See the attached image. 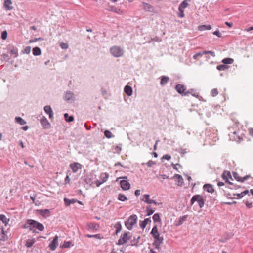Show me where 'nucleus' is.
I'll list each match as a JSON object with an SVG mask.
<instances>
[{"label": "nucleus", "instance_id": "nucleus-13", "mask_svg": "<svg viewBox=\"0 0 253 253\" xmlns=\"http://www.w3.org/2000/svg\"><path fill=\"white\" fill-rule=\"evenodd\" d=\"M74 95L70 91H67L66 92L65 96V100L67 101H73L74 100Z\"/></svg>", "mask_w": 253, "mask_h": 253}, {"label": "nucleus", "instance_id": "nucleus-58", "mask_svg": "<svg viewBox=\"0 0 253 253\" xmlns=\"http://www.w3.org/2000/svg\"><path fill=\"white\" fill-rule=\"evenodd\" d=\"M146 203H148V204H152V203H153L155 205H158L159 204V203H158V202H157L155 200H152V199H150V200L149 201H146Z\"/></svg>", "mask_w": 253, "mask_h": 253}, {"label": "nucleus", "instance_id": "nucleus-11", "mask_svg": "<svg viewBox=\"0 0 253 253\" xmlns=\"http://www.w3.org/2000/svg\"><path fill=\"white\" fill-rule=\"evenodd\" d=\"M175 88L178 93H179L180 94H182V95L185 93V91L186 90L185 86L184 85H182L181 84H177L175 86Z\"/></svg>", "mask_w": 253, "mask_h": 253}, {"label": "nucleus", "instance_id": "nucleus-23", "mask_svg": "<svg viewBox=\"0 0 253 253\" xmlns=\"http://www.w3.org/2000/svg\"><path fill=\"white\" fill-rule=\"evenodd\" d=\"M169 81V78L168 77L162 76L161 82H160V84L162 86H164L168 83Z\"/></svg>", "mask_w": 253, "mask_h": 253}, {"label": "nucleus", "instance_id": "nucleus-33", "mask_svg": "<svg viewBox=\"0 0 253 253\" xmlns=\"http://www.w3.org/2000/svg\"><path fill=\"white\" fill-rule=\"evenodd\" d=\"M104 135L107 138H111L114 137L113 134L108 130H106L104 132Z\"/></svg>", "mask_w": 253, "mask_h": 253}, {"label": "nucleus", "instance_id": "nucleus-5", "mask_svg": "<svg viewBox=\"0 0 253 253\" xmlns=\"http://www.w3.org/2000/svg\"><path fill=\"white\" fill-rule=\"evenodd\" d=\"M205 199L200 195H194L190 200V205H192L195 201H197L200 208H202L205 204Z\"/></svg>", "mask_w": 253, "mask_h": 253}, {"label": "nucleus", "instance_id": "nucleus-2", "mask_svg": "<svg viewBox=\"0 0 253 253\" xmlns=\"http://www.w3.org/2000/svg\"><path fill=\"white\" fill-rule=\"evenodd\" d=\"M24 227V228H29L30 230L34 232L35 229H37L40 231H42L44 229V226L42 224L32 219L28 220Z\"/></svg>", "mask_w": 253, "mask_h": 253}, {"label": "nucleus", "instance_id": "nucleus-32", "mask_svg": "<svg viewBox=\"0 0 253 253\" xmlns=\"http://www.w3.org/2000/svg\"><path fill=\"white\" fill-rule=\"evenodd\" d=\"M85 237L88 238H95L98 239H101L103 238V237H102L100 234L95 235L87 234L85 235Z\"/></svg>", "mask_w": 253, "mask_h": 253}, {"label": "nucleus", "instance_id": "nucleus-4", "mask_svg": "<svg viewBox=\"0 0 253 253\" xmlns=\"http://www.w3.org/2000/svg\"><path fill=\"white\" fill-rule=\"evenodd\" d=\"M110 52L112 56L115 57H120L123 55L124 51L121 47L114 46L110 48Z\"/></svg>", "mask_w": 253, "mask_h": 253}, {"label": "nucleus", "instance_id": "nucleus-63", "mask_svg": "<svg viewBox=\"0 0 253 253\" xmlns=\"http://www.w3.org/2000/svg\"><path fill=\"white\" fill-rule=\"evenodd\" d=\"M250 177V175H246L244 177L242 178L241 182H244L245 180L248 179V178Z\"/></svg>", "mask_w": 253, "mask_h": 253}, {"label": "nucleus", "instance_id": "nucleus-46", "mask_svg": "<svg viewBox=\"0 0 253 253\" xmlns=\"http://www.w3.org/2000/svg\"><path fill=\"white\" fill-rule=\"evenodd\" d=\"M10 53L12 55H14V57L18 56V49L17 48H13L10 50Z\"/></svg>", "mask_w": 253, "mask_h": 253}, {"label": "nucleus", "instance_id": "nucleus-21", "mask_svg": "<svg viewBox=\"0 0 253 253\" xmlns=\"http://www.w3.org/2000/svg\"><path fill=\"white\" fill-rule=\"evenodd\" d=\"M88 229L97 230L99 228V225L97 223H90L87 225Z\"/></svg>", "mask_w": 253, "mask_h": 253}, {"label": "nucleus", "instance_id": "nucleus-22", "mask_svg": "<svg viewBox=\"0 0 253 253\" xmlns=\"http://www.w3.org/2000/svg\"><path fill=\"white\" fill-rule=\"evenodd\" d=\"M148 222H151L150 218L145 219L144 221L140 223V227L141 228L144 229L146 227Z\"/></svg>", "mask_w": 253, "mask_h": 253}, {"label": "nucleus", "instance_id": "nucleus-52", "mask_svg": "<svg viewBox=\"0 0 253 253\" xmlns=\"http://www.w3.org/2000/svg\"><path fill=\"white\" fill-rule=\"evenodd\" d=\"M233 175H234V177L235 178V179L236 180H237L238 181H240V182H241V180H242V177H240L239 176V175L238 174V173H235V172H234L233 173Z\"/></svg>", "mask_w": 253, "mask_h": 253}, {"label": "nucleus", "instance_id": "nucleus-37", "mask_svg": "<svg viewBox=\"0 0 253 253\" xmlns=\"http://www.w3.org/2000/svg\"><path fill=\"white\" fill-rule=\"evenodd\" d=\"M110 10L120 14H121L123 12L120 9L117 8L115 7H111Z\"/></svg>", "mask_w": 253, "mask_h": 253}, {"label": "nucleus", "instance_id": "nucleus-10", "mask_svg": "<svg viewBox=\"0 0 253 253\" xmlns=\"http://www.w3.org/2000/svg\"><path fill=\"white\" fill-rule=\"evenodd\" d=\"M41 125L45 129L49 128L50 126V124L47 118L43 117L40 120Z\"/></svg>", "mask_w": 253, "mask_h": 253}, {"label": "nucleus", "instance_id": "nucleus-43", "mask_svg": "<svg viewBox=\"0 0 253 253\" xmlns=\"http://www.w3.org/2000/svg\"><path fill=\"white\" fill-rule=\"evenodd\" d=\"M71 246H73L72 241H67L64 242L63 245H62V247L63 248H69Z\"/></svg>", "mask_w": 253, "mask_h": 253}, {"label": "nucleus", "instance_id": "nucleus-50", "mask_svg": "<svg viewBox=\"0 0 253 253\" xmlns=\"http://www.w3.org/2000/svg\"><path fill=\"white\" fill-rule=\"evenodd\" d=\"M7 37V32L6 30L2 32L1 38L3 40H5Z\"/></svg>", "mask_w": 253, "mask_h": 253}, {"label": "nucleus", "instance_id": "nucleus-55", "mask_svg": "<svg viewBox=\"0 0 253 253\" xmlns=\"http://www.w3.org/2000/svg\"><path fill=\"white\" fill-rule=\"evenodd\" d=\"M203 55H204V53H203V52H200L197 53L195 54H194L193 56V58L194 59H196L198 57L202 56Z\"/></svg>", "mask_w": 253, "mask_h": 253}, {"label": "nucleus", "instance_id": "nucleus-25", "mask_svg": "<svg viewBox=\"0 0 253 253\" xmlns=\"http://www.w3.org/2000/svg\"><path fill=\"white\" fill-rule=\"evenodd\" d=\"M32 52L34 56H39L41 54V50L39 47H35L33 48Z\"/></svg>", "mask_w": 253, "mask_h": 253}, {"label": "nucleus", "instance_id": "nucleus-8", "mask_svg": "<svg viewBox=\"0 0 253 253\" xmlns=\"http://www.w3.org/2000/svg\"><path fill=\"white\" fill-rule=\"evenodd\" d=\"M58 236L57 235H56L54 238L53 240L49 245V247L51 250L54 251L56 249L58 244Z\"/></svg>", "mask_w": 253, "mask_h": 253}, {"label": "nucleus", "instance_id": "nucleus-51", "mask_svg": "<svg viewBox=\"0 0 253 253\" xmlns=\"http://www.w3.org/2000/svg\"><path fill=\"white\" fill-rule=\"evenodd\" d=\"M218 93L217 89L216 88L213 89L211 91V95L213 97L216 96Z\"/></svg>", "mask_w": 253, "mask_h": 253}, {"label": "nucleus", "instance_id": "nucleus-54", "mask_svg": "<svg viewBox=\"0 0 253 253\" xmlns=\"http://www.w3.org/2000/svg\"><path fill=\"white\" fill-rule=\"evenodd\" d=\"M179 152L180 153V154H181L182 157H183L185 155V154H186L187 153V151H186V149H182V148H180L179 149Z\"/></svg>", "mask_w": 253, "mask_h": 253}, {"label": "nucleus", "instance_id": "nucleus-31", "mask_svg": "<svg viewBox=\"0 0 253 253\" xmlns=\"http://www.w3.org/2000/svg\"><path fill=\"white\" fill-rule=\"evenodd\" d=\"M64 116L65 120L68 122H71L74 120V117L73 116H69L67 113L64 114Z\"/></svg>", "mask_w": 253, "mask_h": 253}, {"label": "nucleus", "instance_id": "nucleus-17", "mask_svg": "<svg viewBox=\"0 0 253 253\" xmlns=\"http://www.w3.org/2000/svg\"><path fill=\"white\" fill-rule=\"evenodd\" d=\"M38 211L44 217L49 216L50 211L48 209H40L38 210Z\"/></svg>", "mask_w": 253, "mask_h": 253}, {"label": "nucleus", "instance_id": "nucleus-12", "mask_svg": "<svg viewBox=\"0 0 253 253\" xmlns=\"http://www.w3.org/2000/svg\"><path fill=\"white\" fill-rule=\"evenodd\" d=\"M121 187L123 190H127L130 189V185L126 180H123L120 182Z\"/></svg>", "mask_w": 253, "mask_h": 253}, {"label": "nucleus", "instance_id": "nucleus-15", "mask_svg": "<svg viewBox=\"0 0 253 253\" xmlns=\"http://www.w3.org/2000/svg\"><path fill=\"white\" fill-rule=\"evenodd\" d=\"M44 111L49 115V117L51 119L53 117V112L51 107L50 106L46 105L44 107Z\"/></svg>", "mask_w": 253, "mask_h": 253}, {"label": "nucleus", "instance_id": "nucleus-49", "mask_svg": "<svg viewBox=\"0 0 253 253\" xmlns=\"http://www.w3.org/2000/svg\"><path fill=\"white\" fill-rule=\"evenodd\" d=\"M203 53H204V54H209L211 55V56H212L213 57H214L215 56V54L214 52L212 51H203Z\"/></svg>", "mask_w": 253, "mask_h": 253}, {"label": "nucleus", "instance_id": "nucleus-41", "mask_svg": "<svg viewBox=\"0 0 253 253\" xmlns=\"http://www.w3.org/2000/svg\"><path fill=\"white\" fill-rule=\"evenodd\" d=\"M0 220L5 224H7L8 221H9V219L7 220L6 216L3 214L0 215Z\"/></svg>", "mask_w": 253, "mask_h": 253}, {"label": "nucleus", "instance_id": "nucleus-30", "mask_svg": "<svg viewBox=\"0 0 253 253\" xmlns=\"http://www.w3.org/2000/svg\"><path fill=\"white\" fill-rule=\"evenodd\" d=\"M142 5H143V8L148 11H151L152 10H153V7L152 6L148 4V3H142Z\"/></svg>", "mask_w": 253, "mask_h": 253}, {"label": "nucleus", "instance_id": "nucleus-36", "mask_svg": "<svg viewBox=\"0 0 253 253\" xmlns=\"http://www.w3.org/2000/svg\"><path fill=\"white\" fill-rule=\"evenodd\" d=\"M109 175L107 173H103L101 175V178L103 183L105 182L108 178Z\"/></svg>", "mask_w": 253, "mask_h": 253}, {"label": "nucleus", "instance_id": "nucleus-28", "mask_svg": "<svg viewBox=\"0 0 253 253\" xmlns=\"http://www.w3.org/2000/svg\"><path fill=\"white\" fill-rule=\"evenodd\" d=\"M8 237L4 233L3 229L2 228L1 230V233L0 234V240L5 241L7 240Z\"/></svg>", "mask_w": 253, "mask_h": 253}, {"label": "nucleus", "instance_id": "nucleus-19", "mask_svg": "<svg viewBox=\"0 0 253 253\" xmlns=\"http://www.w3.org/2000/svg\"><path fill=\"white\" fill-rule=\"evenodd\" d=\"M124 92L128 96H130L132 94V88L131 86L126 85L124 88Z\"/></svg>", "mask_w": 253, "mask_h": 253}, {"label": "nucleus", "instance_id": "nucleus-45", "mask_svg": "<svg viewBox=\"0 0 253 253\" xmlns=\"http://www.w3.org/2000/svg\"><path fill=\"white\" fill-rule=\"evenodd\" d=\"M121 146H122V144H119V145H117L115 147L114 149H115L116 153H117L118 154L120 153V152L122 150Z\"/></svg>", "mask_w": 253, "mask_h": 253}, {"label": "nucleus", "instance_id": "nucleus-18", "mask_svg": "<svg viewBox=\"0 0 253 253\" xmlns=\"http://www.w3.org/2000/svg\"><path fill=\"white\" fill-rule=\"evenodd\" d=\"M4 6L7 10H11L13 9V7L11 5L12 4L11 0H4Z\"/></svg>", "mask_w": 253, "mask_h": 253}, {"label": "nucleus", "instance_id": "nucleus-60", "mask_svg": "<svg viewBox=\"0 0 253 253\" xmlns=\"http://www.w3.org/2000/svg\"><path fill=\"white\" fill-rule=\"evenodd\" d=\"M213 34L217 36L218 37H222L221 34L220 33V32L218 30H216L215 32H214Z\"/></svg>", "mask_w": 253, "mask_h": 253}, {"label": "nucleus", "instance_id": "nucleus-9", "mask_svg": "<svg viewBox=\"0 0 253 253\" xmlns=\"http://www.w3.org/2000/svg\"><path fill=\"white\" fill-rule=\"evenodd\" d=\"M70 167L72 169L73 172L76 173L79 169H81L82 165L79 163L76 162L71 164Z\"/></svg>", "mask_w": 253, "mask_h": 253}, {"label": "nucleus", "instance_id": "nucleus-39", "mask_svg": "<svg viewBox=\"0 0 253 253\" xmlns=\"http://www.w3.org/2000/svg\"><path fill=\"white\" fill-rule=\"evenodd\" d=\"M118 199L122 201H125L127 200V198L124 194L120 193L118 195Z\"/></svg>", "mask_w": 253, "mask_h": 253}, {"label": "nucleus", "instance_id": "nucleus-59", "mask_svg": "<svg viewBox=\"0 0 253 253\" xmlns=\"http://www.w3.org/2000/svg\"><path fill=\"white\" fill-rule=\"evenodd\" d=\"M155 164V162L152 161V160H150L147 163H146V165H147L148 167H152L153 165Z\"/></svg>", "mask_w": 253, "mask_h": 253}, {"label": "nucleus", "instance_id": "nucleus-35", "mask_svg": "<svg viewBox=\"0 0 253 253\" xmlns=\"http://www.w3.org/2000/svg\"><path fill=\"white\" fill-rule=\"evenodd\" d=\"M153 220L154 222H161L160 215L158 213H155L152 217Z\"/></svg>", "mask_w": 253, "mask_h": 253}, {"label": "nucleus", "instance_id": "nucleus-14", "mask_svg": "<svg viewBox=\"0 0 253 253\" xmlns=\"http://www.w3.org/2000/svg\"><path fill=\"white\" fill-rule=\"evenodd\" d=\"M203 189L204 191L208 193H213L214 192V189L212 185L210 184H206L203 186Z\"/></svg>", "mask_w": 253, "mask_h": 253}, {"label": "nucleus", "instance_id": "nucleus-6", "mask_svg": "<svg viewBox=\"0 0 253 253\" xmlns=\"http://www.w3.org/2000/svg\"><path fill=\"white\" fill-rule=\"evenodd\" d=\"M131 237V233L129 232H126L122 235L118 240L117 244L121 245L127 242Z\"/></svg>", "mask_w": 253, "mask_h": 253}, {"label": "nucleus", "instance_id": "nucleus-1", "mask_svg": "<svg viewBox=\"0 0 253 253\" xmlns=\"http://www.w3.org/2000/svg\"><path fill=\"white\" fill-rule=\"evenodd\" d=\"M151 234L155 239L154 242L153 243V246L156 249H159L160 245L163 242L164 239L163 237L160 236L156 225H155L153 227Z\"/></svg>", "mask_w": 253, "mask_h": 253}, {"label": "nucleus", "instance_id": "nucleus-38", "mask_svg": "<svg viewBox=\"0 0 253 253\" xmlns=\"http://www.w3.org/2000/svg\"><path fill=\"white\" fill-rule=\"evenodd\" d=\"M154 212H155L154 210H153L152 208H150L149 207H147L146 212H147V216L151 215L152 214H153L154 213Z\"/></svg>", "mask_w": 253, "mask_h": 253}, {"label": "nucleus", "instance_id": "nucleus-16", "mask_svg": "<svg viewBox=\"0 0 253 253\" xmlns=\"http://www.w3.org/2000/svg\"><path fill=\"white\" fill-rule=\"evenodd\" d=\"M64 201L65 202V205L66 207L69 206L71 204L75 203L76 202H78L80 204L81 203V202L78 201L77 199H69L67 198H64Z\"/></svg>", "mask_w": 253, "mask_h": 253}, {"label": "nucleus", "instance_id": "nucleus-24", "mask_svg": "<svg viewBox=\"0 0 253 253\" xmlns=\"http://www.w3.org/2000/svg\"><path fill=\"white\" fill-rule=\"evenodd\" d=\"M114 228L116 229L115 234L116 235H117L122 230V225L120 222H117L114 225Z\"/></svg>", "mask_w": 253, "mask_h": 253}, {"label": "nucleus", "instance_id": "nucleus-56", "mask_svg": "<svg viewBox=\"0 0 253 253\" xmlns=\"http://www.w3.org/2000/svg\"><path fill=\"white\" fill-rule=\"evenodd\" d=\"M31 51V47L27 46L23 51V53L29 54Z\"/></svg>", "mask_w": 253, "mask_h": 253}, {"label": "nucleus", "instance_id": "nucleus-48", "mask_svg": "<svg viewBox=\"0 0 253 253\" xmlns=\"http://www.w3.org/2000/svg\"><path fill=\"white\" fill-rule=\"evenodd\" d=\"M188 215H184L180 217L179 220V225L182 224L187 219Z\"/></svg>", "mask_w": 253, "mask_h": 253}, {"label": "nucleus", "instance_id": "nucleus-27", "mask_svg": "<svg viewBox=\"0 0 253 253\" xmlns=\"http://www.w3.org/2000/svg\"><path fill=\"white\" fill-rule=\"evenodd\" d=\"M211 26L210 25H199L198 26V30L200 31L210 30V29H211Z\"/></svg>", "mask_w": 253, "mask_h": 253}, {"label": "nucleus", "instance_id": "nucleus-47", "mask_svg": "<svg viewBox=\"0 0 253 253\" xmlns=\"http://www.w3.org/2000/svg\"><path fill=\"white\" fill-rule=\"evenodd\" d=\"M150 195L148 194H145L143 196V197L141 198L142 201H143L144 202L146 203V201H149L150 199H149Z\"/></svg>", "mask_w": 253, "mask_h": 253}, {"label": "nucleus", "instance_id": "nucleus-42", "mask_svg": "<svg viewBox=\"0 0 253 253\" xmlns=\"http://www.w3.org/2000/svg\"><path fill=\"white\" fill-rule=\"evenodd\" d=\"M187 6L188 3L186 0H184L180 3V5L179 6V8H180L181 9H184Z\"/></svg>", "mask_w": 253, "mask_h": 253}, {"label": "nucleus", "instance_id": "nucleus-62", "mask_svg": "<svg viewBox=\"0 0 253 253\" xmlns=\"http://www.w3.org/2000/svg\"><path fill=\"white\" fill-rule=\"evenodd\" d=\"M245 204H246V206L249 208H250L252 207V203H251V202H250L247 201L246 202Z\"/></svg>", "mask_w": 253, "mask_h": 253}, {"label": "nucleus", "instance_id": "nucleus-26", "mask_svg": "<svg viewBox=\"0 0 253 253\" xmlns=\"http://www.w3.org/2000/svg\"><path fill=\"white\" fill-rule=\"evenodd\" d=\"M15 121L21 125H24L26 124V122L20 117H15Z\"/></svg>", "mask_w": 253, "mask_h": 253}, {"label": "nucleus", "instance_id": "nucleus-40", "mask_svg": "<svg viewBox=\"0 0 253 253\" xmlns=\"http://www.w3.org/2000/svg\"><path fill=\"white\" fill-rule=\"evenodd\" d=\"M34 243H35V241L33 240H28L26 241L25 246L28 248H30L33 245Z\"/></svg>", "mask_w": 253, "mask_h": 253}, {"label": "nucleus", "instance_id": "nucleus-53", "mask_svg": "<svg viewBox=\"0 0 253 253\" xmlns=\"http://www.w3.org/2000/svg\"><path fill=\"white\" fill-rule=\"evenodd\" d=\"M42 40H43V39L42 38H41V37L36 38H34V39H31L29 41V42L30 43H33V42H37L38 41H42Z\"/></svg>", "mask_w": 253, "mask_h": 253}, {"label": "nucleus", "instance_id": "nucleus-20", "mask_svg": "<svg viewBox=\"0 0 253 253\" xmlns=\"http://www.w3.org/2000/svg\"><path fill=\"white\" fill-rule=\"evenodd\" d=\"M174 177L178 179V184L177 185L180 186H182L184 184V180L182 177L178 174H175L174 175Z\"/></svg>", "mask_w": 253, "mask_h": 253}, {"label": "nucleus", "instance_id": "nucleus-61", "mask_svg": "<svg viewBox=\"0 0 253 253\" xmlns=\"http://www.w3.org/2000/svg\"><path fill=\"white\" fill-rule=\"evenodd\" d=\"M163 159H166L167 160H169L171 159V156L168 154L165 155L162 157Z\"/></svg>", "mask_w": 253, "mask_h": 253}, {"label": "nucleus", "instance_id": "nucleus-44", "mask_svg": "<svg viewBox=\"0 0 253 253\" xmlns=\"http://www.w3.org/2000/svg\"><path fill=\"white\" fill-rule=\"evenodd\" d=\"M178 16L180 18H183L184 16V9H180L178 7Z\"/></svg>", "mask_w": 253, "mask_h": 253}, {"label": "nucleus", "instance_id": "nucleus-34", "mask_svg": "<svg viewBox=\"0 0 253 253\" xmlns=\"http://www.w3.org/2000/svg\"><path fill=\"white\" fill-rule=\"evenodd\" d=\"M228 68V66L224 64L217 66L216 68L219 71H224Z\"/></svg>", "mask_w": 253, "mask_h": 253}, {"label": "nucleus", "instance_id": "nucleus-29", "mask_svg": "<svg viewBox=\"0 0 253 253\" xmlns=\"http://www.w3.org/2000/svg\"><path fill=\"white\" fill-rule=\"evenodd\" d=\"M234 60L231 58H226L222 60V62L224 64H231L233 63Z\"/></svg>", "mask_w": 253, "mask_h": 253}, {"label": "nucleus", "instance_id": "nucleus-57", "mask_svg": "<svg viewBox=\"0 0 253 253\" xmlns=\"http://www.w3.org/2000/svg\"><path fill=\"white\" fill-rule=\"evenodd\" d=\"M60 47L63 49H66L68 48V45L67 43L62 42L60 44Z\"/></svg>", "mask_w": 253, "mask_h": 253}, {"label": "nucleus", "instance_id": "nucleus-3", "mask_svg": "<svg viewBox=\"0 0 253 253\" xmlns=\"http://www.w3.org/2000/svg\"><path fill=\"white\" fill-rule=\"evenodd\" d=\"M137 220L138 218L137 215L132 214L129 217L127 220L125 221V225L128 230H131L133 228V226L136 224Z\"/></svg>", "mask_w": 253, "mask_h": 253}, {"label": "nucleus", "instance_id": "nucleus-64", "mask_svg": "<svg viewBox=\"0 0 253 253\" xmlns=\"http://www.w3.org/2000/svg\"><path fill=\"white\" fill-rule=\"evenodd\" d=\"M193 89H191L190 90H188L187 91H186L184 94L183 95L184 96H187L189 94L191 93L193 91Z\"/></svg>", "mask_w": 253, "mask_h": 253}, {"label": "nucleus", "instance_id": "nucleus-7", "mask_svg": "<svg viewBox=\"0 0 253 253\" xmlns=\"http://www.w3.org/2000/svg\"><path fill=\"white\" fill-rule=\"evenodd\" d=\"M222 178L226 182L228 183L230 185H233V183L229 181V178L233 180L230 171H224L222 175Z\"/></svg>", "mask_w": 253, "mask_h": 253}]
</instances>
